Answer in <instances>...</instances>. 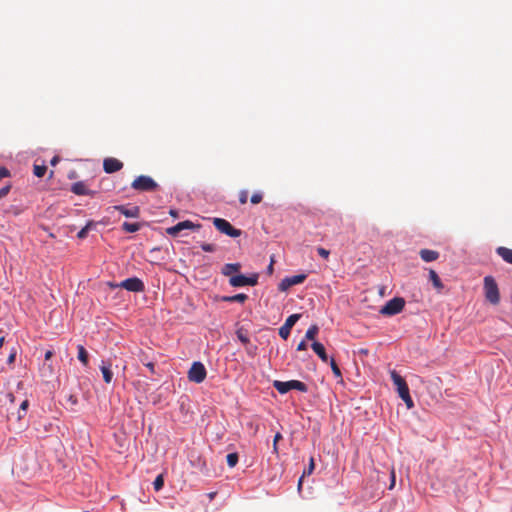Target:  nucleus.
I'll list each match as a JSON object with an SVG mask.
<instances>
[{"label": "nucleus", "mask_w": 512, "mask_h": 512, "mask_svg": "<svg viewBox=\"0 0 512 512\" xmlns=\"http://www.w3.org/2000/svg\"><path fill=\"white\" fill-rule=\"evenodd\" d=\"M389 373L398 396L405 402L408 409L413 408L414 402L410 396L409 387L405 379L394 369H391Z\"/></svg>", "instance_id": "f257e3e1"}, {"label": "nucleus", "mask_w": 512, "mask_h": 512, "mask_svg": "<svg viewBox=\"0 0 512 512\" xmlns=\"http://www.w3.org/2000/svg\"><path fill=\"white\" fill-rule=\"evenodd\" d=\"M132 189L138 192H152L159 187L158 183L150 176L140 175L131 183Z\"/></svg>", "instance_id": "f03ea898"}, {"label": "nucleus", "mask_w": 512, "mask_h": 512, "mask_svg": "<svg viewBox=\"0 0 512 512\" xmlns=\"http://www.w3.org/2000/svg\"><path fill=\"white\" fill-rule=\"evenodd\" d=\"M484 292L487 301L491 304L496 305L500 301V293L498 285L492 276H486L484 278Z\"/></svg>", "instance_id": "7ed1b4c3"}, {"label": "nucleus", "mask_w": 512, "mask_h": 512, "mask_svg": "<svg viewBox=\"0 0 512 512\" xmlns=\"http://www.w3.org/2000/svg\"><path fill=\"white\" fill-rule=\"evenodd\" d=\"M274 388L280 393V394H286L292 389L298 390L300 392H307L308 386L299 380H290V381H274L273 383Z\"/></svg>", "instance_id": "20e7f679"}, {"label": "nucleus", "mask_w": 512, "mask_h": 512, "mask_svg": "<svg viewBox=\"0 0 512 512\" xmlns=\"http://www.w3.org/2000/svg\"><path fill=\"white\" fill-rule=\"evenodd\" d=\"M404 307L405 300L402 297H394L380 309V313L386 316H393L400 313Z\"/></svg>", "instance_id": "39448f33"}, {"label": "nucleus", "mask_w": 512, "mask_h": 512, "mask_svg": "<svg viewBox=\"0 0 512 512\" xmlns=\"http://www.w3.org/2000/svg\"><path fill=\"white\" fill-rule=\"evenodd\" d=\"M213 224L219 232L229 237L237 238L242 234L240 229L234 228L227 220L223 218H214Z\"/></svg>", "instance_id": "423d86ee"}, {"label": "nucleus", "mask_w": 512, "mask_h": 512, "mask_svg": "<svg viewBox=\"0 0 512 512\" xmlns=\"http://www.w3.org/2000/svg\"><path fill=\"white\" fill-rule=\"evenodd\" d=\"M207 372L205 366L199 362H193L191 368L188 371V379L191 382L202 383L206 378Z\"/></svg>", "instance_id": "0eeeda50"}, {"label": "nucleus", "mask_w": 512, "mask_h": 512, "mask_svg": "<svg viewBox=\"0 0 512 512\" xmlns=\"http://www.w3.org/2000/svg\"><path fill=\"white\" fill-rule=\"evenodd\" d=\"M115 287H120L130 292H143L145 290L143 281L137 277L127 278L116 284Z\"/></svg>", "instance_id": "6e6552de"}, {"label": "nucleus", "mask_w": 512, "mask_h": 512, "mask_svg": "<svg viewBox=\"0 0 512 512\" xmlns=\"http://www.w3.org/2000/svg\"><path fill=\"white\" fill-rule=\"evenodd\" d=\"M306 278H307L306 274H297V275H293L290 277H286V278L282 279V281L280 282L279 290L286 291L287 289H289L290 287H292L294 285L303 283Z\"/></svg>", "instance_id": "1a4fd4ad"}, {"label": "nucleus", "mask_w": 512, "mask_h": 512, "mask_svg": "<svg viewBox=\"0 0 512 512\" xmlns=\"http://www.w3.org/2000/svg\"><path fill=\"white\" fill-rule=\"evenodd\" d=\"M300 318V315L299 314H292L290 315L285 323L279 328V335L283 338V339H287V337L289 336L290 334V331L292 329V327L295 325V323L299 320Z\"/></svg>", "instance_id": "9d476101"}, {"label": "nucleus", "mask_w": 512, "mask_h": 512, "mask_svg": "<svg viewBox=\"0 0 512 512\" xmlns=\"http://www.w3.org/2000/svg\"><path fill=\"white\" fill-rule=\"evenodd\" d=\"M122 167L123 163L120 160L113 157L106 158L103 161V169L108 174L117 172L121 170Z\"/></svg>", "instance_id": "9b49d317"}, {"label": "nucleus", "mask_w": 512, "mask_h": 512, "mask_svg": "<svg viewBox=\"0 0 512 512\" xmlns=\"http://www.w3.org/2000/svg\"><path fill=\"white\" fill-rule=\"evenodd\" d=\"M112 361L111 359H107V360H102L101 364H100V370L102 372V375H103V379L104 381L109 384L111 383L112 379H113V371H112Z\"/></svg>", "instance_id": "f8f14e48"}, {"label": "nucleus", "mask_w": 512, "mask_h": 512, "mask_svg": "<svg viewBox=\"0 0 512 512\" xmlns=\"http://www.w3.org/2000/svg\"><path fill=\"white\" fill-rule=\"evenodd\" d=\"M113 208L128 218H138L140 215V208L138 206L127 207L125 205H117Z\"/></svg>", "instance_id": "ddd939ff"}, {"label": "nucleus", "mask_w": 512, "mask_h": 512, "mask_svg": "<svg viewBox=\"0 0 512 512\" xmlns=\"http://www.w3.org/2000/svg\"><path fill=\"white\" fill-rule=\"evenodd\" d=\"M323 362L330 363L333 374L336 378L342 379V373L337 365L335 359L331 356V354H317Z\"/></svg>", "instance_id": "4468645a"}, {"label": "nucleus", "mask_w": 512, "mask_h": 512, "mask_svg": "<svg viewBox=\"0 0 512 512\" xmlns=\"http://www.w3.org/2000/svg\"><path fill=\"white\" fill-rule=\"evenodd\" d=\"M71 191L76 195H90V190L83 181L73 183Z\"/></svg>", "instance_id": "2eb2a0df"}, {"label": "nucleus", "mask_w": 512, "mask_h": 512, "mask_svg": "<svg viewBox=\"0 0 512 512\" xmlns=\"http://www.w3.org/2000/svg\"><path fill=\"white\" fill-rule=\"evenodd\" d=\"M420 257L425 262H432L438 259L439 253L435 250L422 249L419 252Z\"/></svg>", "instance_id": "dca6fc26"}, {"label": "nucleus", "mask_w": 512, "mask_h": 512, "mask_svg": "<svg viewBox=\"0 0 512 512\" xmlns=\"http://www.w3.org/2000/svg\"><path fill=\"white\" fill-rule=\"evenodd\" d=\"M241 269L240 263H227L222 267L221 273L225 276H233V273L239 272Z\"/></svg>", "instance_id": "f3484780"}, {"label": "nucleus", "mask_w": 512, "mask_h": 512, "mask_svg": "<svg viewBox=\"0 0 512 512\" xmlns=\"http://www.w3.org/2000/svg\"><path fill=\"white\" fill-rule=\"evenodd\" d=\"M496 253L507 263L512 265V249L500 246L496 249Z\"/></svg>", "instance_id": "a211bd4d"}, {"label": "nucleus", "mask_w": 512, "mask_h": 512, "mask_svg": "<svg viewBox=\"0 0 512 512\" xmlns=\"http://www.w3.org/2000/svg\"><path fill=\"white\" fill-rule=\"evenodd\" d=\"M248 299V296L244 293H239L233 296H221L219 298L220 301L223 302H238L244 303Z\"/></svg>", "instance_id": "6ab92c4d"}, {"label": "nucleus", "mask_w": 512, "mask_h": 512, "mask_svg": "<svg viewBox=\"0 0 512 512\" xmlns=\"http://www.w3.org/2000/svg\"><path fill=\"white\" fill-rule=\"evenodd\" d=\"M229 284L232 287H242L247 285L246 276L244 275H234L229 279Z\"/></svg>", "instance_id": "aec40b11"}, {"label": "nucleus", "mask_w": 512, "mask_h": 512, "mask_svg": "<svg viewBox=\"0 0 512 512\" xmlns=\"http://www.w3.org/2000/svg\"><path fill=\"white\" fill-rule=\"evenodd\" d=\"M122 230L127 233H134L140 230L141 224L140 223H130V222H124L121 226Z\"/></svg>", "instance_id": "412c9836"}, {"label": "nucleus", "mask_w": 512, "mask_h": 512, "mask_svg": "<svg viewBox=\"0 0 512 512\" xmlns=\"http://www.w3.org/2000/svg\"><path fill=\"white\" fill-rule=\"evenodd\" d=\"M429 279L431 280V282L433 283V286L436 289L441 290L443 288V284H442L438 274L432 269L429 271Z\"/></svg>", "instance_id": "4be33fe9"}, {"label": "nucleus", "mask_w": 512, "mask_h": 512, "mask_svg": "<svg viewBox=\"0 0 512 512\" xmlns=\"http://www.w3.org/2000/svg\"><path fill=\"white\" fill-rule=\"evenodd\" d=\"M177 225H178V228H180V231L185 230V229L198 230L200 228L199 224H195L190 220H185V221L179 222V223H177Z\"/></svg>", "instance_id": "5701e85b"}, {"label": "nucleus", "mask_w": 512, "mask_h": 512, "mask_svg": "<svg viewBox=\"0 0 512 512\" xmlns=\"http://www.w3.org/2000/svg\"><path fill=\"white\" fill-rule=\"evenodd\" d=\"M318 334V327L317 326H311L307 332H306V335H305V340L309 343V342H313L315 341V338H316V335Z\"/></svg>", "instance_id": "b1692460"}, {"label": "nucleus", "mask_w": 512, "mask_h": 512, "mask_svg": "<svg viewBox=\"0 0 512 512\" xmlns=\"http://www.w3.org/2000/svg\"><path fill=\"white\" fill-rule=\"evenodd\" d=\"M46 171H47V167L45 164H41V165L34 164V166H33V173L38 178L43 177L45 175Z\"/></svg>", "instance_id": "393cba45"}, {"label": "nucleus", "mask_w": 512, "mask_h": 512, "mask_svg": "<svg viewBox=\"0 0 512 512\" xmlns=\"http://www.w3.org/2000/svg\"><path fill=\"white\" fill-rule=\"evenodd\" d=\"M164 486V477L162 474H159L155 480L153 481V487L155 491H160Z\"/></svg>", "instance_id": "a878e982"}, {"label": "nucleus", "mask_w": 512, "mask_h": 512, "mask_svg": "<svg viewBox=\"0 0 512 512\" xmlns=\"http://www.w3.org/2000/svg\"><path fill=\"white\" fill-rule=\"evenodd\" d=\"M92 226H93V222H92V221L88 222V223H87V224H86V225H85V226H84V227H83V228L78 232L77 237H78L79 239H84V238H86V236H87V234H88V232H89V230H90V228H91Z\"/></svg>", "instance_id": "bb28decb"}, {"label": "nucleus", "mask_w": 512, "mask_h": 512, "mask_svg": "<svg viewBox=\"0 0 512 512\" xmlns=\"http://www.w3.org/2000/svg\"><path fill=\"white\" fill-rule=\"evenodd\" d=\"M238 454L237 453H230L227 455V464L229 467H234L238 463Z\"/></svg>", "instance_id": "cd10ccee"}, {"label": "nucleus", "mask_w": 512, "mask_h": 512, "mask_svg": "<svg viewBox=\"0 0 512 512\" xmlns=\"http://www.w3.org/2000/svg\"><path fill=\"white\" fill-rule=\"evenodd\" d=\"M310 347L313 349L314 352H325L324 345L316 340L310 343Z\"/></svg>", "instance_id": "c85d7f7f"}, {"label": "nucleus", "mask_w": 512, "mask_h": 512, "mask_svg": "<svg viewBox=\"0 0 512 512\" xmlns=\"http://www.w3.org/2000/svg\"><path fill=\"white\" fill-rule=\"evenodd\" d=\"M263 199V194L261 192H255L251 198L250 201L252 204H259Z\"/></svg>", "instance_id": "c756f323"}, {"label": "nucleus", "mask_w": 512, "mask_h": 512, "mask_svg": "<svg viewBox=\"0 0 512 512\" xmlns=\"http://www.w3.org/2000/svg\"><path fill=\"white\" fill-rule=\"evenodd\" d=\"M180 232V228H178L177 224L166 229V233L173 237H176Z\"/></svg>", "instance_id": "7c9ffc66"}, {"label": "nucleus", "mask_w": 512, "mask_h": 512, "mask_svg": "<svg viewBox=\"0 0 512 512\" xmlns=\"http://www.w3.org/2000/svg\"><path fill=\"white\" fill-rule=\"evenodd\" d=\"M248 201V192L246 190H241L239 192V202L244 205Z\"/></svg>", "instance_id": "2f4dec72"}, {"label": "nucleus", "mask_w": 512, "mask_h": 512, "mask_svg": "<svg viewBox=\"0 0 512 512\" xmlns=\"http://www.w3.org/2000/svg\"><path fill=\"white\" fill-rule=\"evenodd\" d=\"M201 249L205 252H214L216 250V246L210 243H202Z\"/></svg>", "instance_id": "473e14b6"}, {"label": "nucleus", "mask_w": 512, "mask_h": 512, "mask_svg": "<svg viewBox=\"0 0 512 512\" xmlns=\"http://www.w3.org/2000/svg\"><path fill=\"white\" fill-rule=\"evenodd\" d=\"M247 285L249 286H255L258 283V274H253L250 277L246 276Z\"/></svg>", "instance_id": "72a5a7b5"}, {"label": "nucleus", "mask_w": 512, "mask_h": 512, "mask_svg": "<svg viewBox=\"0 0 512 512\" xmlns=\"http://www.w3.org/2000/svg\"><path fill=\"white\" fill-rule=\"evenodd\" d=\"M317 252L324 259H328L329 255H330V252L327 249L323 248V247H318L317 248Z\"/></svg>", "instance_id": "f704fd0d"}, {"label": "nucleus", "mask_w": 512, "mask_h": 512, "mask_svg": "<svg viewBox=\"0 0 512 512\" xmlns=\"http://www.w3.org/2000/svg\"><path fill=\"white\" fill-rule=\"evenodd\" d=\"M11 189V185L8 184L0 189V198L5 197Z\"/></svg>", "instance_id": "c9c22d12"}, {"label": "nucleus", "mask_w": 512, "mask_h": 512, "mask_svg": "<svg viewBox=\"0 0 512 512\" xmlns=\"http://www.w3.org/2000/svg\"><path fill=\"white\" fill-rule=\"evenodd\" d=\"M9 176H10V171L5 167H0V180L5 177H9Z\"/></svg>", "instance_id": "e433bc0d"}, {"label": "nucleus", "mask_w": 512, "mask_h": 512, "mask_svg": "<svg viewBox=\"0 0 512 512\" xmlns=\"http://www.w3.org/2000/svg\"><path fill=\"white\" fill-rule=\"evenodd\" d=\"M280 439H282V435H281L279 432H277V433L275 434V436H274V440H273V449H274V451H275V452H277V443H278V441H279Z\"/></svg>", "instance_id": "4c0bfd02"}, {"label": "nucleus", "mask_w": 512, "mask_h": 512, "mask_svg": "<svg viewBox=\"0 0 512 512\" xmlns=\"http://www.w3.org/2000/svg\"><path fill=\"white\" fill-rule=\"evenodd\" d=\"M89 355L90 354H78V359L80 362H82L84 365H86L89 361Z\"/></svg>", "instance_id": "58836bf2"}, {"label": "nucleus", "mask_w": 512, "mask_h": 512, "mask_svg": "<svg viewBox=\"0 0 512 512\" xmlns=\"http://www.w3.org/2000/svg\"><path fill=\"white\" fill-rule=\"evenodd\" d=\"M309 346V343L306 341V340H302L298 346H297V350H306Z\"/></svg>", "instance_id": "ea45409f"}, {"label": "nucleus", "mask_w": 512, "mask_h": 512, "mask_svg": "<svg viewBox=\"0 0 512 512\" xmlns=\"http://www.w3.org/2000/svg\"><path fill=\"white\" fill-rule=\"evenodd\" d=\"M237 335H238V338L243 342V343H246L248 341V338L246 337V335L243 333L242 330H238L237 331Z\"/></svg>", "instance_id": "a19ab883"}, {"label": "nucleus", "mask_w": 512, "mask_h": 512, "mask_svg": "<svg viewBox=\"0 0 512 512\" xmlns=\"http://www.w3.org/2000/svg\"><path fill=\"white\" fill-rule=\"evenodd\" d=\"M28 405H29V403H28L27 400L23 401L21 403V405H20V411H24L25 412L27 410V408H28Z\"/></svg>", "instance_id": "79ce46f5"}, {"label": "nucleus", "mask_w": 512, "mask_h": 512, "mask_svg": "<svg viewBox=\"0 0 512 512\" xmlns=\"http://www.w3.org/2000/svg\"><path fill=\"white\" fill-rule=\"evenodd\" d=\"M313 469H314V460H313V458H311V459H310L309 466H308L307 473H308V474L312 473Z\"/></svg>", "instance_id": "37998d69"}, {"label": "nucleus", "mask_w": 512, "mask_h": 512, "mask_svg": "<svg viewBox=\"0 0 512 512\" xmlns=\"http://www.w3.org/2000/svg\"><path fill=\"white\" fill-rule=\"evenodd\" d=\"M59 161H60V157H59V156H54V157L51 159L50 164H51L52 166H55V165H57V163H58Z\"/></svg>", "instance_id": "c03bdc74"}, {"label": "nucleus", "mask_w": 512, "mask_h": 512, "mask_svg": "<svg viewBox=\"0 0 512 512\" xmlns=\"http://www.w3.org/2000/svg\"><path fill=\"white\" fill-rule=\"evenodd\" d=\"M144 364H145V366H146L147 368H149V370H150L152 373H154V363H153V362H147V363H144Z\"/></svg>", "instance_id": "a18cd8bd"}, {"label": "nucleus", "mask_w": 512, "mask_h": 512, "mask_svg": "<svg viewBox=\"0 0 512 512\" xmlns=\"http://www.w3.org/2000/svg\"><path fill=\"white\" fill-rule=\"evenodd\" d=\"M15 359H16V354H9L7 362L9 364H12L15 361Z\"/></svg>", "instance_id": "49530a36"}, {"label": "nucleus", "mask_w": 512, "mask_h": 512, "mask_svg": "<svg viewBox=\"0 0 512 512\" xmlns=\"http://www.w3.org/2000/svg\"><path fill=\"white\" fill-rule=\"evenodd\" d=\"M273 263H274V261H273V260H271V262H270V264H269V266H268V268H267V272H268L269 274H272V273H273Z\"/></svg>", "instance_id": "de8ad7c7"}, {"label": "nucleus", "mask_w": 512, "mask_h": 512, "mask_svg": "<svg viewBox=\"0 0 512 512\" xmlns=\"http://www.w3.org/2000/svg\"><path fill=\"white\" fill-rule=\"evenodd\" d=\"M394 485H395V474H394V472H392V480H391L390 489H392Z\"/></svg>", "instance_id": "09e8293b"}, {"label": "nucleus", "mask_w": 512, "mask_h": 512, "mask_svg": "<svg viewBox=\"0 0 512 512\" xmlns=\"http://www.w3.org/2000/svg\"><path fill=\"white\" fill-rule=\"evenodd\" d=\"M78 352H87L82 345L78 346Z\"/></svg>", "instance_id": "8fccbe9b"}, {"label": "nucleus", "mask_w": 512, "mask_h": 512, "mask_svg": "<svg viewBox=\"0 0 512 512\" xmlns=\"http://www.w3.org/2000/svg\"><path fill=\"white\" fill-rule=\"evenodd\" d=\"M52 355H53V354H45V359H46V360L51 359Z\"/></svg>", "instance_id": "3c124183"}, {"label": "nucleus", "mask_w": 512, "mask_h": 512, "mask_svg": "<svg viewBox=\"0 0 512 512\" xmlns=\"http://www.w3.org/2000/svg\"><path fill=\"white\" fill-rule=\"evenodd\" d=\"M3 342H4V337H0V349L2 348Z\"/></svg>", "instance_id": "603ef678"}, {"label": "nucleus", "mask_w": 512, "mask_h": 512, "mask_svg": "<svg viewBox=\"0 0 512 512\" xmlns=\"http://www.w3.org/2000/svg\"><path fill=\"white\" fill-rule=\"evenodd\" d=\"M170 214H171L172 216H176V212H174L173 210H171V211H170Z\"/></svg>", "instance_id": "864d4df0"}, {"label": "nucleus", "mask_w": 512, "mask_h": 512, "mask_svg": "<svg viewBox=\"0 0 512 512\" xmlns=\"http://www.w3.org/2000/svg\"><path fill=\"white\" fill-rule=\"evenodd\" d=\"M301 483H302V478H300V480H299V484H298L299 487L301 486Z\"/></svg>", "instance_id": "5fc2aeb1"}, {"label": "nucleus", "mask_w": 512, "mask_h": 512, "mask_svg": "<svg viewBox=\"0 0 512 512\" xmlns=\"http://www.w3.org/2000/svg\"><path fill=\"white\" fill-rule=\"evenodd\" d=\"M53 174H54V172H53V171H51V172H50V178H52V177H53Z\"/></svg>", "instance_id": "6e6d98bb"}]
</instances>
